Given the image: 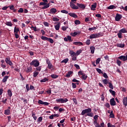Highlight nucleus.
<instances>
[{
  "instance_id": "obj_1",
  "label": "nucleus",
  "mask_w": 127,
  "mask_h": 127,
  "mask_svg": "<svg viewBox=\"0 0 127 127\" xmlns=\"http://www.w3.org/2000/svg\"><path fill=\"white\" fill-rule=\"evenodd\" d=\"M85 114H87L86 116L88 117H94V113H92V109L91 108H88L82 110L81 112V115L84 116Z\"/></svg>"
},
{
  "instance_id": "obj_2",
  "label": "nucleus",
  "mask_w": 127,
  "mask_h": 127,
  "mask_svg": "<svg viewBox=\"0 0 127 127\" xmlns=\"http://www.w3.org/2000/svg\"><path fill=\"white\" fill-rule=\"evenodd\" d=\"M39 64V61L37 60H34L30 63V65L34 66V67H38Z\"/></svg>"
},
{
  "instance_id": "obj_3",
  "label": "nucleus",
  "mask_w": 127,
  "mask_h": 127,
  "mask_svg": "<svg viewBox=\"0 0 127 127\" xmlns=\"http://www.w3.org/2000/svg\"><path fill=\"white\" fill-rule=\"evenodd\" d=\"M68 100L67 98H59L56 100V103H60L61 104H64L65 103H67L68 102Z\"/></svg>"
},
{
  "instance_id": "obj_4",
  "label": "nucleus",
  "mask_w": 127,
  "mask_h": 127,
  "mask_svg": "<svg viewBox=\"0 0 127 127\" xmlns=\"http://www.w3.org/2000/svg\"><path fill=\"white\" fill-rule=\"evenodd\" d=\"M5 62L6 63V64H8V65H9V66H12L13 65V64L10 61V57H7L5 59Z\"/></svg>"
},
{
  "instance_id": "obj_5",
  "label": "nucleus",
  "mask_w": 127,
  "mask_h": 127,
  "mask_svg": "<svg viewBox=\"0 0 127 127\" xmlns=\"http://www.w3.org/2000/svg\"><path fill=\"white\" fill-rule=\"evenodd\" d=\"M64 41L65 42H72L73 41V40H72L71 36L68 35L66 36V37L64 38Z\"/></svg>"
},
{
  "instance_id": "obj_6",
  "label": "nucleus",
  "mask_w": 127,
  "mask_h": 127,
  "mask_svg": "<svg viewBox=\"0 0 127 127\" xmlns=\"http://www.w3.org/2000/svg\"><path fill=\"white\" fill-rule=\"evenodd\" d=\"M123 17V15L122 14H116V16L115 17V20L116 21H120L121 19H122V18Z\"/></svg>"
},
{
  "instance_id": "obj_7",
  "label": "nucleus",
  "mask_w": 127,
  "mask_h": 127,
  "mask_svg": "<svg viewBox=\"0 0 127 127\" xmlns=\"http://www.w3.org/2000/svg\"><path fill=\"white\" fill-rule=\"evenodd\" d=\"M70 7H71V8H72V9H79V7H78V6H76V5H75V4H74V3L70 2Z\"/></svg>"
},
{
  "instance_id": "obj_8",
  "label": "nucleus",
  "mask_w": 127,
  "mask_h": 127,
  "mask_svg": "<svg viewBox=\"0 0 127 127\" xmlns=\"http://www.w3.org/2000/svg\"><path fill=\"white\" fill-rule=\"evenodd\" d=\"M57 12V9L55 8H52L50 10L49 13L51 14H55Z\"/></svg>"
},
{
  "instance_id": "obj_9",
  "label": "nucleus",
  "mask_w": 127,
  "mask_h": 127,
  "mask_svg": "<svg viewBox=\"0 0 127 127\" xmlns=\"http://www.w3.org/2000/svg\"><path fill=\"white\" fill-rule=\"evenodd\" d=\"M46 63L48 64V67L49 69H52V68H53V65H52V64L50 62V61L47 60Z\"/></svg>"
},
{
  "instance_id": "obj_10",
  "label": "nucleus",
  "mask_w": 127,
  "mask_h": 127,
  "mask_svg": "<svg viewBox=\"0 0 127 127\" xmlns=\"http://www.w3.org/2000/svg\"><path fill=\"white\" fill-rule=\"evenodd\" d=\"M76 4L79 8H82V9H85V8H86V6L84 4L77 3Z\"/></svg>"
},
{
  "instance_id": "obj_11",
  "label": "nucleus",
  "mask_w": 127,
  "mask_h": 127,
  "mask_svg": "<svg viewBox=\"0 0 127 127\" xmlns=\"http://www.w3.org/2000/svg\"><path fill=\"white\" fill-rule=\"evenodd\" d=\"M56 23H57V24L55 26V28L56 30H59V29H60V26L61 25V23L55 22V24H56Z\"/></svg>"
},
{
  "instance_id": "obj_12",
  "label": "nucleus",
  "mask_w": 127,
  "mask_h": 127,
  "mask_svg": "<svg viewBox=\"0 0 127 127\" xmlns=\"http://www.w3.org/2000/svg\"><path fill=\"white\" fill-rule=\"evenodd\" d=\"M110 104L111 106H116L117 103L115 101L114 98H113L112 99H111L110 100Z\"/></svg>"
},
{
  "instance_id": "obj_13",
  "label": "nucleus",
  "mask_w": 127,
  "mask_h": 127,
  "mask_svg": "<svg viewBox=\"0 0 127 127\" xmlns=\"http://www.w3.org/2000/svg\"><path fill=\"white\" fill-rule=\"evenodd\" d=\"M8 7L9 8V9H10V10H12L13 12H16L17 10L16 9L14 8V5H9V6H8Z\"/></svg>"
},
{
  "instance_id": "obj_14",
  "label": "nucleus",
  "mask_w": 127,
  "mask_h": 127,
  "mask_svg": "<svg viewBox=\"0 0 127 127\" xmlns=\"http://www.w3.org/2000/svg\"><path fill=\"white\" fill-rule=\"evenodd\" d=\"M72 74H73V71H69L67 72V73L66 74L65 77H66V78H69V77L72 76Z\"/></svg>"
},
{
  "instance_id": "obj_15",
  "label": "nucleus",
  "mask_w": 127,
  "mask_h": 127,
  "mask_svg": "<svg viewBox=\"0 0 127 127\" xmlns=\"http://www.w3.org/2000/svg\"><path fill=\"white\" fill-rule=\"evenodd\" d=\"M68 15L69 16L73 17L74 18H77V17H78V15H77L75 13L70 12L68 13Z\"/></svg>"
},
{
  "instance_id": "obj_16",
  "label": "nucleus",
  "mask_w": 127,
  "mask_h": 127,
  "mask_svg": "<svg viewBox=\"0 0 127 127\" xmlns=\"http://www.w3.org/2000/svg\"><path fill=\"white\" fill-rule=\"evenodd\" d=\"M118 59H120V60H122V61H127V57L125 56H121L119 57H118Z\"/></svg>"
},
{
  "instance_id": "obj_17",
  "label": "nucleus",
  "mask_w": 127,
  "mask_h": 127,
  "mask_svg": "<svg viewBox=\"0 0 127 127\" xmlns=\"http://www.w3.org/2000/svg\"><path fill=\"white\" fill-rule=\"evenodd\" d=\"M96 7H97V2H94L93 4L91 5V10H96Z\"/></svg>"
},
{
  "instance_id": "obj_18",
  "label": "nucleus",
  "mask_w": 127,
  "mask_h": 127,
  "mask_svg": "<svg viewBox=\"0 0 127 127\" xmlns=\"http://www.w3.org/2000/svg\"><path fill=\"white\" fill-rule=\"evenodd\" d=\"M123 105H125V107L127 106V98L124 97L123 99Z\"/></svg>"
},
{
  "instance_id": "obj_19",
  "label": "nucleus",
  "mask_w": 127,
  "mask_h": 127,
  "mask_svg": "<svg viewBox=\"0 0 127 127\" xmlns=\"http://www.w3.org/2000/svg\"><path fill=\"white\" fill-rule=\"evenodd\" d=\"M26 73H29V72H32V67L31 66H29L27 67L26 69L25 70Z\"/></svg>"
},
{
  "instance_id": "obj_20",
  "label": "nucleus",
  "mask_w": 127,
  "mask_h": 127,
  "mask_svg": "<svg viewBox=\"0 0 127 127\" xmlns=\"http://www.w3.org/2000/svg\"><path fill=\"white\" fill-rule=\"evenodd\" d=\"M73 44L74 45H77L78 46H81L83 45V43L81 42H73Z\"/></svg>"
},
{
  "instance_id": "obj_21",
  "label": "nucleus",
  "mask_w": 127,
  "mask_h": 127,
  "mask_svg": "<svg viewBox=\"0 0 127 127\" xmlns=\"http://www.w3.org/2000/svg\"><path fill=\"white\" fill-rule=\"evenodd\" d=\"M80 78H81V79L82 80H87V78H88V76L87 75H86L85 73H84L81 77Z\"/></svg>"
},
{
  "instance_id": "obj_22",
  "label": "nucleus",
  "mask_w": 127,
  "mask_h": 127,
  "mask_svg": "<svg viewBox=\"0 0 127 127\" xmlns=\"http://www.w3.org/2000/svg\"><path fill=\"white\" fill-rule=\"evenodd\" d=\"M89 38H90V39L97 38L96 34H93L90 35L89 36Z\"/></svg>"
},
{
  "instance_id": "obj_23",
  "label": "nucleus",
  "mask_w": 127,
  "mask_h": 127,
  "mask_svg": "<svg viewBox=\"0 0 127 127\" xmlns=\"http://www.w3.org/2000/svg\"><path fill=\"white\" fill-rule=\"evenodd\" d=\"M4 115L9 116V115H10V110H9V109H6L4 110Z\"/></svg>"
},
{
  "instance_id": "obj_24",
  "label": "nucleus",
  "mask_w": 127,
  "mask_h": 127,
  "mask_svg": "<svg viewBox=\"0 0 127 127\" xmlns=\"http://www.w3.org/2000/svg\"><path fill=\"white\" fill-rule=\"evenodd\" d=\"M8 78H9L8 76L7 75L5 76L2 80V83H5V82L7 81V79H8Z\"/></svg>"
},
{
  "instance_id": "obj_25",
  "label": "nucleus",
  "mask_w": 127,
  "mask_h": 127,
  "mask_svg": "<svg viewBox=\"0 0 127 127\" xmlns=\"http://www.w3.org/2000/svg\"><path fill=\"white\" fill-rule=\"evenodd\" d=\"M115 8H117V7L114 5H111L107 7V9H115Z\"/></svg>"
},
{
  "instance_id": "obj_26",
  "label": "nucleus",
  "mask_w": 127,
  "mask_h": 127,
  "mask_svg": "<svg viewBox=\"0 0 127 127\" xmlns=\"http://www.w3.org/2000/svg\"><path fill=\"white\" fill-rule=\"evenodd\" d=\"M90 49L91 50V53L94 54V53H95V47L91 46L90 47Z\"/></svg>"
},
{
  "instance_id": "obj_27",
  "label": "nucleus",
  "mask_w": 127,
  "mask_h": 127,
  "mask_svg": "<svg viewBox=\"0 0 127 127\" xmlns=\"http://www.w3.org/2000/svg\"><path fill=\"white\" fill-rule=\"evenodd\" d=\"M117 46L120 48H124V47H125V44H117Z\"/></svg>"
},
{
  "instance_id": "obj_28",
  "label": "nucleus",
  "mask_w": 127,
  "mask_h": 127,
  "mask_svg": "<svg viewBox=\"0 0 127 127\" xmlns=\"http://www.w3.org/2000/svg\"><path fill=\"white\" fill-rule=\"evenodd\" d=\"M47 81H49V79L45 77L44 79H41L40 82L41 83H45V82H47Z\"/></svg>"
},
{
  "instance_id": "obj_29",
  "label": "nucleus",
  "mask_w": 127,
  "mask_h": 127,
  "mask_svg": "<svg viewBox=\"0 0 127 127\" xmlns=\"http://www.w3.org/2000/svg\"><path fill=\"white\" fill-rule=\"evenodd\" d=\"M69 54L71 56V57H73V56H76V53L74 52L73 51H70L69 52Z\"/></svg>"
},
{
  "instance_id": "obj_30",
  "label": "nucleus",
  "mask_w": 127,
  "mask_h": 127,
  "mask_svg": "<svg viewBox=\"0 0 127 127\" xmlns=\"http://www.w3.org/2000/svg\"><path fill=\"white\" fill-rule=\"evenodd\" d=\"M119 32L121 33H127V29L126 28H123L119 30Z\"/></svg>"
},
{
  "instance_id": "obj_31",
  "label": "nucleus",
  "mask_w": 127,
  "mask_h": 127,
  "mask_svg": "<svg viewBox=\"0 0 127 127\" xmlns=\"http://www.w3.org/2000/svg\"><path fill=\"white\" fill-rule=\"evenodd\" d=\"M103 83L104 84V85H108L109 84V81H108V79H105L102 80Z\"/></svg>"
},
{
  "instance_id": "obj_32",
  "label": "nucleus",
  "mask_w": 127,
  "mask_h": 127,
  "mask_svg": "<svg viewBox=\"0 0 127 127\" xmlns=\"http://www.w3.org/2000/svg\"><path fill=\"white\" fill-rule=\"evenodd\" d=\"M49 6H50V3H49L47 4H46L45 5H44V6L42 7V9H45L46 8H48V7H49Z\"/></svg>"
},
{
  "instance_id": "obj_33",
  "label": "nucleus",
  "mask_w": 127,
  "mask_h": 127,
  "mask_svg": "<svg viewBox=\"0 0 127 127\" xmlns=\"http://www.w3.org/2000/svg\"><path fill=\"white\" fill-rule=\"evenodd\" d=\"M109 117H110V118H111L112 119H115V114H114L113 111H112L111 112Z\"/></svg>"
},
{
  "instance_id": "obj_34",
  "label": "nucleus",
  "mask_w": 127,
  "mask_h": 127,
  "mask_svg": "<svg viewBox=\"0 0 127 127\" xmlns=\"http://www.w3.org/2000/svg\"><path fill=\"white\" fill-rule=\"evenodd\" d=\"M109 92L110 94L112 95V96H116V92H115V91L110 89Z\"/></svg>"
},
{
  "instance_id": "obj_35",
  "label": "nucleus",
  "mask_w": 127,
  "mask_h": 127,
  "mask_svg": "<svg viewBox=\"0 0 127 127\" xmlns=\"http://www.w3.org/2000/svg\"><path fill=\"white\" fill-rule=\"evenodd\" d=\"M5 24L7 26H12V25H13L12 23H11V22H10V21L6 22Z\"/></svg>"
},
{
  "instance_id": "obj_36",
  "label": "nucleus",
  "mask_w": 127,
  "mask_h": 127,
  "mask_svg": "<svg viewBox=\"0 0 127 127\" xmlns=\"http://www.w3.org/2000/svg\"><path fill=\"white\" fill-rule=\"evenodd\" d=\"M82 53V50H79L77 51H76V53H75V56H78V55H80Z\"/></svg>"
},
{
  "instance_id": "obj_37",
  "label": "nucleus",
  "mask_w": 127,
  "mask_h": 127,
  "mask_svg": "<svg viewBox=\"0 0 127 127\" xmlns=\"http://www.w3.org/2000/svg\"><path fill=\"white\" fill-rule=\"evenodd\" d=\"M7 93L9 97H11L12 96V92L10 89H8L7 90Z\"/></svg>"
},
{
  "instance_id": "obj_38",
  "label": "nucleus",
  "mask_w": 127,
  "mask_h": 127,
  "mask_svg": "<svg viewBox=\"0 0 127 127\" xmlns=\"http://www.w3.org/2000/svg\"><path fill=\"white\" fill-rule=\"evenodd\" d=\"M51 78L53 79H56L58 78L59 76L54 74H53L51 75Z\"/></svg>"
},
{
  "instance_id": "obj_39",
  "label": "nucleus",
  "mask_w": 127,
  "mask_h": 127,
  "mask_svg": "<svg viewBox=\"0 0 127 127\" xmlns=\"http://www.w3.org/2000/svg\"><path fill=\"white\" fill-rule=\"evenodd\" d=\"M96 37L97 38H99V37H101V36H103V33H96Z\"/></svg>"
},
{
  "instance_id": "obj_40",
  "label": "nucleus",
  "mask_w": 127,
  "mask_h": 127,
  "mask_svg": "<svg viewBox=\"0 0 127 127\" xmlns=\"http://www.w3.org/2000/svg\"><path fill=\"white\" fill-rule=\"evenodd\" d=\"M109 85V88L110 89H112V90H113L114 89V85H113V84L112 83V82H109L108 83Z\"/></svg>"
},
{
  "instance_id": "obj_41",
  "label": "nucleus",
  "mask_w": 127,
  "mask_h": 127,
  "mask_svg": "<svg viewBox=\"0 0 127 127\" xmlns=\"http://www.w3.org/2000/svg\"><path fill=\"white\" fill-rule=\"evenodd\" d=\"M42 120H43V118L42 117H40L37 120V123H41V122H42Z\"/></svg>"
},
{
  "instance_id": "obj_42",
  "label": "nucleus",
  "mask_w": 127,
  "mask_h": 127,
  "mask_svg": "<svg viewBox=\"0 0 127 127\" xmlns=\"http://www.w3.org/2000/svg\"><path fill=\"white\" fill-rule=\"evenodd\" d=\"M98 28V26L95 27L94 26L92 28H89L88 30H90V31H91L92 30H96Z\"/></svg>"
},
{
  "instance_id": "obj_43",
  "label": "nucleus",
  "mask_w": 127,
  "mask_h": 127,
  "mask_svg": "<svg viewBox=\"0 0 127 127\" xmlns=\"http://www.w3.org/2000/svg\"><path fill=\"white\" fill-rule=\"evenodd\" d=\"M19 31V28H17L16 27H14V33H18Z\"/></svg>"
},
{
  "instance_id": "obj_44",
  "label": "nucleus",
  "mask_w": 127,
  "mask_h": 127,
  "mask_svg": "<svg viewBox=\"0 0 127 127\" xmlns=\"http://www.w3.org/2000/svg\"><path fill=\"white\" fill-rule=\"evenodd\" d=\"M30 28L31 29H32V30H34V31H37V28H36V27L33 26V25H32Z\"/></svg>"
},
{
  "instance_id": "obj_45",
  "label": "nucleus",
  "mask_w": 127,
  "mask_h": 127,
  "mask_svg": "<svg viewBox=\"0 0 127 127\" xmlns=\"http://www.w3.org/2000/svg\"><path fill=\"white\" fill-rule=\"evenodd\" d=\"M68 61H69V59L67 58L63 60L62 61V63H65V64H66L68 62Z\"/></svg>"
},
{
  "instance_id": "obj_46",
  "label": "nucleus",
  "mask_w": 127,
  "mask_h": 127,
  "mask_svg": "<svg viewBox=\"0 0 127 127\" xmlns=\"http://www.w3.org/2000/svg\"><path fill=\"white\" fill-rule=\"evenodd\" d=\"M48 39H49V38L47 37L46 36H42L41 37V39H42V40H46L47 41H48Z\"/></svg>"
},
{
  "instance_id": "obj_47",
  "label": "nucleus",
  "mask_w": 127,
  "mask_h": 127,
  "mask_svg": "<svg viewBox=\"0 0 127 127\" xmlns=\"http://www.w3.org/2000/svg\"><path fill=\"white\" fill-rule=\"evenodd\" d=\"M39 74V72H38L37 71H34L33 72V77H37V76H38Z\"/></svg>"
},
{
  "instance_id": "obj_48",
  "label": "nucleus",
  "mask_w": 127,
  "mask_h": 127,
  "mask_svg": "<svg viewBox=\"0 0 127 127\" xmlns=\"http://www.w3.org/2000/svg\"><path fill=\"white\" fill-rule=\"evenodd\" d=\"M74 23L76 25H78V24H81V22L79 20H76L74 21Z\"/></svg>"
},
{
  "instance_id": "obj_49",
  "label": "nucleus",
  "mask_w": 127,
  "mask_h": 127,
  "mask_svg": "<svg viewBox=\"0 0 127 127\" xmlns=\"http://www.w3.org/2000/svg\"><path fill=\"white\" fill-rule=\"evenodd\" d=\"M96 71L99 73V74H103V71L100 68H96Z\"/></svg>"
},
{
  "instance_id": "obj_50",
  "label": "nucleus",
  "mask_w": 127,
  "mask_h": 127,
  "mask_svg": "<svg viewBox=\"0 0 127 127\" xmlns=\"http://www.w3.org/2000/svg\"><path fill=\"white\" fill-rule=\"evenodd\" d=\"M101 61V58H99L96 60V64L98 65V64H100V62Z\"/></svg>"
},
{
  "instance_id": "obj_51",
  "label": "nucleus",
  "mask_w": 127,
  "mask_h": 127,
  "mask_svg": "<svg viewBox=\"0 0 127 127\" xmlns=\"http://www.w3.org/2000/svg\"><path fill=\"white\" fill-rule=\"evenodd\" d=\"M107 127H116V126L112 125L111 123H108L107 124Z\"/></svg>"
},
{
  "instance_id": "obj_52",
  "label": "nucleus",
  "mask_w": 127,
  "mask_h": 127,
  "mask_svg": "<svg viewBox=\"0 0 127 127\" xmlns=\"http://www.w3.org/2000/svg\"><path fill=\"white\" fill-rule=\"evenodd\" d=\"M48 41H49L52 44L54 43V41L52 38H49Z\"/></svg>"
},
{
  "instance_id": "obj_53",
  "label": "nucleus",
  "mask_w": 127,
  "mask_h": 127,
  "mask_svg": "<svg viewBox=\"0 0 127 127\" xmlns=\"http://www.w3.org/2000/svg\"><path fill=\"white\" fill-rule=\"evenodd\" d=\"M122 34V33H120V31H119V33L117 34L119 38H123V36Z\"/></svg>"
},
{
  "instance_id": "obj_54",
  "label": "nucleus",
  "mask_w": 127,
  "mask_h": 127,
  "mask_svg": "<svg viewBox=\"0 0 127 127\" xmlns=\"http://www.w3.org/2000/svg\"><path fill=\"white\" fill-rule=\"evenodd\" d=\"M117 64L118 65V66H121L122 64V62L120 61V60H117Z\"/></svg>"
},
{
  "instance_id": "obj_55",
  "label": "nucleus",
  "mask_w": 127,
  "mask_h": 127,
  "mask_svg": "<svg viewBox=\"0 0 127 127\" xmlns=\"http://www.w3.org/2000/svg\"><path fill=\"white\" fill-rule=\"evenodd\" d=\"M61 12H62V13H65V14H68V11L66 10H62L61 11Z\"/></svg>"
},
{
  "instance_id": "obj_56",
  "label": "nucleus",
  "mask_w": 127,
  "mask_h": 127,
  "mask_svg": "<svg viewBox=\"0 0 127 127\" xmlns=\"http://www.w3.org/2000/svg\"><path fill=\"white\" fill-rule=\"evenodd\" d=\"M86 45H90V44H91V40L90 39L87 40L86 41Z\"/></svg>"
},
{
  "instance_id": "obj_57",
  "label": "nucleus",
  "mask_w": 127,
  "mask_h": 127,
  "mask_svg": "<svg viewBox=\"0 0 127 127\" xmlns=\"http://www.w3.org/2000/svg\"><path fill=\"white\" fill-rule=\"evenodd\" d=\"M18 12H19V13H22V12H23V8H20L18 10Z\"/></svg>"
},
{
  "instance_id": "obj_58",
  "label": "nucleus",
  "mask_w": 127,
  "mask_h": 127,
  "mask_svg": "<svg viewBox=\"0 0 127 127\" xmlns=\"http://www.w3.org/2000/svg\"><path fill=\"white\" fill-rule=\"evenodd\" d=\"M72 101L75 105H77L78 104V102L77 101V99L76 98H72Z\"/></svg>"
},
{
  "instance_id": "obj_59",
  "label": "nucleus",
  "mask_w": 127,
  "mask_h": 127,
  "mask_svg": "<svg viewBox=\"0 0 127 127\" xmlns=\"http://www.w3.org/2000/svg\"><path fill=\"white\" fill-rule=\"evenodd\" d=\"M67 28H68V27H66V26H64L62 27V29L64 31H66L67 30Z\"/></svg>"
},
{
  "instance_id": "obj_60",
  "label": "nucleus",
  "mask_w": 127,
  "mask_h": 127,
  "mask_svg": "<svg viewBox=\"0 0 127 127\" xmlns=\"http://www.w3.org/2000/svg\"><path fill=\"white\" fill-rule=\"evenodd\" d=\"M84 74H85V73H83V72L82 71H79L78 72V76H81V75L82 76V75H84Z\"/></svg>"
},
{
  "instance_id": "obj_61",
  "label": "nucleus",
  "mask_w": 127,
  "mask_h": 127,
  "mask_svg": "<svg viewBox=\"0 0 127 127\" xmlns=\"http://www.w3.org/2000/svg\"><path fill=\"white\" fill-rule=\"evenodd\" d=\"M53 21H59V19L57 17H53Z\"/></svg>"
},
{
  "instance_id": "obj_62",
  "label": "nucleus",
  "mask_w": 127,
  "mask_h": 127,
  "mask_svg": "<svg viewBox=\"0 0 127 127\" xmlns=\"http://www.w3.org/2000/svg\"><path fill=\"white\" fill-rule=\"evenodd\" d=\"M103 77H104V78H105L106 79H108V78H109V76H108V75L106 72H104L103 73Z\"/></svg>"
},
{
  "instance_id": "obj_63",
  "label": "nucleus",
  "mask_w": 127,
  "mask_h": 127,
  "mask_svg": "<svg viewBox=\"0 0 127 127\" xmlns=\"http://www.w3.org/2000/svg\"><path fill=\"white\" fill-rule=\"evenodd\" d=\"M74 66L76 68V69H80V66L78 64H75Z\"/></svg>"
},
{
  "instance_id": "obj_64",
  "label": "nucleus",
  "mask_w": 127,
  "mask_h": 127,
  "mask_svg": "<svg viewBox=\"0 0 127 127\" xmlns=\"http://www.w3.org/2000/svg\"><path fill=\"white\" fill-rule=\"evenodd\" d=\"M78 35V33L77 32H74L72 34V36H73V37H75L76 35Z\"/></svg>"
}]
</instances>
